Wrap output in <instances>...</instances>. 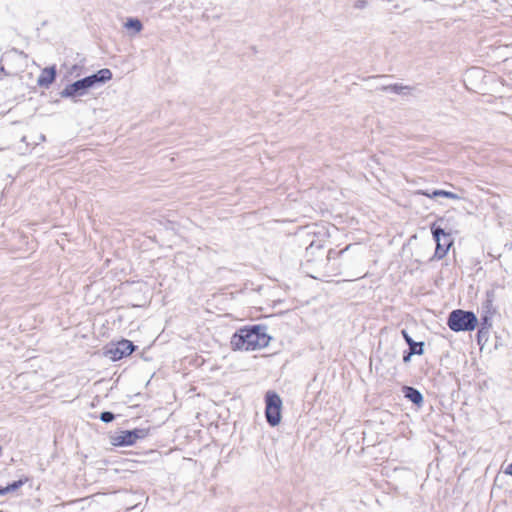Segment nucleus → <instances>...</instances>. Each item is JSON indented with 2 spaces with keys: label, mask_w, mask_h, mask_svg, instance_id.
<instances>
[{
  "label": "nucleus",
  "mask_w": 512,
  "mask_h": 512,
  "mask_svg": "<svg viewBox=\"0 0 512 512\" xmlns=\"http://www.w3.org/2000/svg\"><path fill=\"white\" fill-rule=\"evenodd\" d=\"M270 340L265 326L253 325L239 329L230 343L233 350L254 351L267 347Z\"/></svg>",
  "instance_id": "1"
},
{
  "label": "nucleus",
  "mask_w": 512,
  "mask_h": 512,
  "mask_svg": "<svg viewBox=\"0 0 512 512\" xmlns=\"http://www.w3.org/2000/svg\"><path fill=\"white\" fill-rule=\"evenodd\" d=\"M452 331H471L477 325V317L473 312L454 310L450 313L447 322Z\"/></svg>",
  "instance_id": "2"
},
{
  "label": "nucleus",
  "mask_w": 512,
  "mask_h": 512,
  "mask_svg": "<svg viewBox=\"0 0 512 512\" xmlns=\"http://www.w3.org/2000/svg\"><path fill=\"white\" fill-rule=\"evenodd\" d=\"M266 418L271 426H276L281 421L282 400L278 394L273 391L266 393Z\"/></svg>",
  "instance_id": "3"
},
{
  "label": "nucleus",
  "mask_w": 512,
  "mask_h": 512,
  "mask_svg": "<svg viewBox=\"0 0 512 512\" xmlns=\"http://www.w3.org/2000/svg\"><path fill=\"white\" fill-rule=\"evenodd\" d=\"M431 232L436 242L434 258L442 259L451 247L452 239L449 234L445 233L442 228L436 226L435 224L431 226Z\"/></svg>",
  "instance_id": "4"
},
{
  "label": "nucleus",
  "mask_w": 512,
  "mask_h": 512,
  "mask_svg": "<svg viewBox=\"0 0 512 512\" xmlns=\"http://www.w3.org/2000/svg\"><path fill=\"white\" fill-rule=\"evenodd\" d=\"M135 346L129 340L123 339L114 345L105 349L104 355L112 361H118L123 357L129 356L134 351Z\"/></svg>",
  "instance_id": "5"
},
{
  "label": "nucleus",
  "mask_w": 512,
  "mask_h": 512,
  "mask_svg": "<svg viewBox=\"0 0 512 512\" xmlns=\"http://www.w3.org/2000/svg\"><path fill=\"white\" fill-rule=\"evenodd\" d=\"M144 436V430L140 429L120 431L110 436V442L113 446H131Z\"/></svg>",
  "instance_id": "6"
},
{
  "label": "nucleus",
  "mask_w": 512,
  "mask_h": 512,
  "mask_svg": "<svg viewBox=\"0 0 512 512\" xmlns=\"http://www.w3.org/2000/svg\"><path fill=\"white\" fill-rule=\"evenodd\" d=\"M91 89L86 79H80L67 85L60 93L62 98H75L84 96Z\"/></svg>",
  "instance_id": "7"
},
{
  "label": "nucleus",
  "mask_w": 512,
  "mask_h": 512,
  "mask_svg": "<svg viewBox=\"0 0 512 512\" xmlns=\"http://www.w3.org/2000/svg\"><path fill=\"white\" fill-rule=\"evenodd\" d=\"M111 78H112V72L107 68L101 69L97 73L90 75L88 77H85L90 88L95 87L97 84H103V83L109 81Z\"/></svg>",
  "instance_id": "8"
},
{
  "label": "nucleus",
  "mask_w": 512,
  "mask_h": 512,
  "mask_svg": "<svg viewBox=\"0 0 512 512\" xmlns=\"http://www.w3.org/2000/svg\"><path fill=\"white\" fill-rule=\"evenodd\" d=\"M56 70L55 67L44 68L38 77L37 83L39 86L48 87L55 80Z\"/></svg>",
  "instance_id": "9"
},
{
  "label": "nucleus",
  "mask_w": 512,
  "mask_h": 512,
  "mask_svg": "<svg viewBox=\"0 0 512 512\" xmlns=\"http://www.w3.org/2000/svg\"><path fill=\"white\" fill-rule=\"evenodd\" d=\"M416 194L425 195L432 199L437 197H446L454 200L461 199V196H459L458 194L446 190H434L431 193H429L428 191L417 190Z\"/></svg>",
  "instance_id": "10"
},
{
  "label": "nucleus",
  "mask_w": 512,
  "mask_h": 512,
  "mask_svg": "<svg viewBox=\"0 0 512 512\" xmlns=\"http://www.w3.org/2000/svg\"><path fill=\"white\" fill-rule=\"evenodd\" d=\"M404 397L410 400L412 403H414L417 406H421L423 403V396L417 389L409 386H404L402 388Z\"/></svg>",
  "instance_id": "11"
},
{
  "label": "nucleus",
  "mask_w": 512,
  "mask_h": 512,
  "mask_svg": "<svg viewBox=\"0 0 512 512\" xmlns=\"http://www.w3.org/2000/svg\"><path fill=\"white\" fill-rule=\"evenodd\" d=\"M403 336L409 345L410 355H422L424 353V342H415L405 331Z\"/></svg>",
  "instance_id": "12"
},
{
  "label": "nucleus",
  "mask_w": 512,
  "mask_h": 512,
  "mask_svg": "<svg viewBox=\"0 0 512 512\" xmlns=\"http://www.w3.org/2000/svg\"><path fill=\"white\" fill-rule=\"evenodd\" d=\"M314 234L319 235L320 237H322V239L319 240V242L312 241L310 246H309V249H314L315 247L316 248H321L322 245H323L322 242H324V239L328 238L330 236V233H329L328 229L325 226H317V231H315Z\"/></svg>",
  "instance_id": "13"
},
{
  "label": "nucleus",
  "mask_w": 512,
  "mask_h": 512,
  "mask_svg": "<svg viewBox=\"0 0 512 512\" xmlns=\"http://www.w3.org/2000/svg\"><path fill=\"white\" fill-rule=\"evenodd\" d=\"M24 484L22 480L15 481L12 484L7 485L6 487L0 488V495H5L9 492L15 491L19 487H21Z\"/></svg>",
  "instance_id": "14"
},
{
  "label": "nucleus",
  "mask_w": 512,
  "mask_h": 512,
  "mask_svg": "<svg viewBox=\"0 0 512 512\" xmlns=\"http://www.w3.org/2000/svg\"><path fill=\"white\" fill-rule=\"evenodd\" d=\"M126 28L133 29L136 33L142 30V23L138 19H129L126 24Z\"/></svg>",
  "instance_id": "15"
},
{
  "label": "nucleus",
  "mask_w": 512,
  "mask_h": 512,
  "mask_svg": "<svg viewBox=\"0 0 512 512\" xmlns=\"http://www.w3.org/2000/svg\"><path fill=\"white\" fill-rule=\"evenodd\" d=\"M100 419L105 423H109L114 420V414L111 412H102Z\"/></svg>",
  "instance_id": "16"
},
{
  "label": "nucleus",
  "mask_w": 512,
  "mask_h": 512,
  "mask_svg": "<svg viewBox=\"0 0 512 512\" xmlns=\"http://www.w3.org/2000/svg\"><path fill=\"white\" fill-rule=\"evenodd\" d=\"M404 87L398 85H386V91H391L396 94H400Z\"/></svg>",
  "instance_id": "17"
},
{
  "label": "nucleus",
  "mask_w": 512,
  "mask_h": 512,
  "mask_svg": "<svg viewBox=\"0 0 512 512\" xmlns=\"http://www.w3.org/2000/svg\"><path fill=\"white\" fill-rule=\"evenodd\" d=\"M365 6H366V1L365 0H357L354 3V7L357 8V9H363V8H365Z\"/></svg>",
  "instance_id": "18"
},
{
  "label": "nucleus",
  "mask_w": 512,
  "mask_h": 512,
  "mask_svg": "<svg viewBox=\"0 0 512 512\" xmlns=\"http://www.w3.org/2000/svg\"><path fill=\"white\" fill-rule=\"evenodd\" d=\"M411 356H412V355H410V351H409L407 354H405V355L403 356V361H404L405 363L409 362V361H410V359H411Z\"/></svg>",
  "instance_id": "19"
},
{
  "label": "nucleus",
  "mask_w": 512,
  "mask_h": 512,
  "mask_svg": "<svg viewBox=\"0 0 512 512\" xmlns=\"http://www.w3.org/2000/svg\"><path fill=\"white\" fill-rule=\"evenodd\" d=\"M505 473L512 476V463L506 468Z\"/></svg>",
  "instance_id": "20"
}]
</instances>
